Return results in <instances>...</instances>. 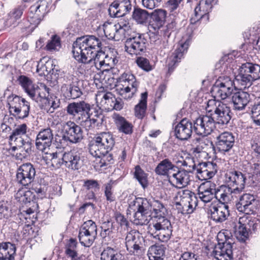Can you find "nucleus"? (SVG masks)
Wrapping results in <instances>:
<instances>
[{"instance_id": "obj_1", "label": "nucleus", "mask_w": 260, "mask_h": 260, "mask_svg": "<svg viewBox=\"0 0 260 260\" xmlns=\"http://www.w3.org/2000/svg\"><path fill=\"white\" fill-rule=\"evenodd\" d=\"M101 40L92 35L78 38L73 43V57L84 63L83 67L89 74L103 67L106 53L101 50Z\"/></svg>"}, {"instance_id": "obj_2", "label": "nucleus", "mask_w": 260, "mask_h": 260, "mask_svg": "<svg viewBox=\"0 0 260 260\" xmlns=\"http://www.w3.org/2000/svg\"><path fill=\"white\" fill-rule=\"evenodd\" d=\"M154 215L147 228L148 234L153 238L162 242H167L172 234V226L166 216L168 212L165 205L158 200L151 201Z\"/></svg>"}, {"instance_id": "obj_3", "label": "nucleus", "mask_w": 260, "mask_h": 260, "mask_svg": "<svg viewBox=\"0 0 260 260\" xmlns=\"http://www.w3.org/2000/svg\"><path fill=\"white\" fill-rule=\"evenodd\" d=\"M90 110V105L83 101L70 103L66 108L67 113L74 117L76 122L86 131L99 129L103 125L105 116L96 110L91 118Z\"/></svg>"}, {"instance_id": "obj_4", "label": "nucleus", "mask_w": 260, "mask_h": 260, "mask_svg": "<svg viewBox=\"0 0 260 260\" xmlns=\"http://www.w3.org/2000/svg\"><path fill=\"white\" fill-rule=\"evenodd\" d=\"M19 84L22 86L25 92L34 101L36 102H41L42 99H45V109L48 113H53L54 110L59 107L60 102L58 99H48L47 96L49 93L50 88L44 84L40 86L33 83L28 77L21 75L18 79Z\"/></svg>"}, {"instance_id": "obj_5", "label": "nucleus", "mask_w": 260, "mask_h": 260, "mask_svg": "<svg viewBox=\"0 0 260 260\" xmlns=\"http://www.w3.org/2000/svg\"><path fill=\"white\" fill-rule=\"evenodd\" d=\"M115 144L114 138L109 132H102L97 134L90 142L89 146L90 154L95 157L102 158L103 166L113 163V155L109 152Z\"/></svg>"}, {"instance_id": "obj_6", "label": "nucleus", "mask_w": 260, "mask_h": 260, "mask_svg": "<svg viewBox=\"0 0 260 260\" xmlns=\"http://www.w3.org/2000/svg\"><path fill=\"white\" fill-rule=\"evenodd\" d=\"M7 103L11 115L18 119H24L28 116L30 104L25 99L11 94L7 98Z\"/></svg>"}, {"instance_id": "obj_7", "label": "nucleus", "mask_w": 260, "mask_h": 260, "mask_svg": "<svg viewBox=\"0 0 260 260\" xmlns=\"http://www.w3.org/2000/svg\"><path fill=\"white\" fill-rule=\"evenodd\" d=\"M206 110L211 113L216 124H227L231 119L230 108L221 101L209 100Z\"/></svg>"}, {"instance_id": "obj_8", "label": "nucleus", "mask_w": 260, "mask_h": 260, "mask_svg": "<svg viewBox=\"0 0 260 260\" xmlns=\"http://www.w3.org/2000/svg\"><path fill=\"white\" fill-rule=\"evenodd\" d=\"M117 90L124 99H131L137 92L139 82L136 77L129 72L123 73L118 79Z\"/></svg>"}, {"instance_id": "obj_9", "label": "nucleus", "mask_w": 260, "mask_h": 260, "mask_svg": "<svg viewBox=\"0 0 260 260\" xmlns=\"http://www.w3.org/2000/svg\"><path fill=\"white\" fill-rule=\"evenodd\" d=\"M259 220L255 218L244 217L240 218L237 222L232 223L233 232L237 239L240 241H245L248 236V228L250 230H256L258 226Z\"/></svg>"}, {"instance_id": "obj_10", "label": "nucleus", "mask_w": 260, "mask_h": 260, "mask_svg": "<svg viewBox=\"0 0 260 260\" xmlns=\"http://www.w3.org/2000/svg\"><path fill=\"white\" fill-rule=\"evenodd\" d=\"M147 44L145 34H134L126 39L125 50L131 55H140L145 51Z\"/></svg>"}, {"instance_id": "obj_11", "label": "nucleus", "mask_w": 260, "mask_h": 260, "mask_svg": "<svg viewBox=\"0 0 260 260\" xmlns=\"http://www.w3.org/2000/svg\"><path fill=\"white\" fill-rule=\"evenodd\" d=\"M144 242L143 237L136 230H132L128 232L125 238L126 250L131 255H142L144 253Z\"/></svg>"}, {"instance_id": "obj_12", "label": "nucleus", "mask_w": 260, "mask_h": 260, "mask_svg": "<svg viewBox=\"0 0 260 260\" xmlns=\"http://www.w3.org/2000/svg\"><path fill=\"white\" fill-rule=\"evenodd\" d=\"M97 236V226L92 220L84 222L80 229L78 238L82 245L89 247Z\"/></svg>"}, {"instance_id": "obj_13", "label": "nucleus", "mask_w": 260, "mask_h": 260, "mask_svg": "<svg viewBox=\"0 0 260 260\" xmlns=\"http://www.w3.org/2000/svg\"><path fill=\"white\" fill-rule=\"evenodd\" d=\"M193 131L196 134L206 136L215 128L216 122L211 113L200 116L193 121Z\"/></svg>"}, {"instance_id": "obj_14", "label": "nucleus", "mask_w": 260, "mask_h": 260, "mask_svg": "<svg viewBox=\"0 0 260 260\" xmlns=\"http://www.w3.org/2000/svg\"><path fill=\"white\" fill-rule=\"evenodd\" d=\"M235 88L234 82L231 78L221 76L215 82L213 91L216 97L224 100L233 93Z\"/></svg>"}, {"instance_id": "obj_15", "label": "nucleus", "mask_w": 260, "mask_h": 260, "mask_svg": "<svg viewBox=\"0 0 260 260\" xmlns=\"http://www.w3.org/2000/svg\"><path fill=\"white\" fill-rule=\"evenodd\" d=\"M36 173V169L31 164H23L17 169L16 181L22 186H28L34 181Z\"/></svg>"}, {"instance_id": "obj_16", "label": "nucleus", "mask_w": 260, "mask_h": 260, "mask_svg": "<svg viewBox=\"0 0 260 260\" xmlns=\"http://www.w3.org/2000/svg\"><path fill=\"white\" fill-rule=\"evenodd\" d=\"M246 177L240 171L230 170L226 171L225 174V181L227 186L232 187L240 193L245 188Z\"/></svg>"}, {"instance_id": "obj_17", "label": "nucleus", "mask_w": 260, "mask_h": 260, "mask_svg": "<svg viewBox=\"0 0 260 260\" xmlns=\"http://www.w3.org/2000/svg\"><path fill=\"white\" fill-rule=\"evenodd\" d=\"M62 133H65V138L69 140L70 144L78 143L83 138L81 127L71 121L63 123Z\"/></svg>"}, {"instance_id": "obj_18", "label": "nucleus", "mask_w": 260, "mask_h": 260, "mask_svg": "<svg viewBox=\"0 0 260 260\" xmlns=\"http://www.w3.org/2000/svg\"><path fill=\"white\" fill-rule=\"evenodd\" d=\"M53 139V132L50 128L41 129L35 140L36 148L42 152H44L51 146Z\"/></svg>"}, {"instance_id": "obj_19", "label": "nucleus", "mask_w": 260, "mask_h": 260, "mask_svg": "<svg viewBox=\"0 0 260 260\" xmlns=\"http://www.w3.org/2000/svg\"><path fill=\"white\" fill-rule=\"evenodd\" d=\"M64 166L71 170H78L84 164L81 154L75 150H71L63 154Z\"/></svg>"}, {"instance_id": "obj_20", "label": "nucleus", "mask_w": 260, "mask_h": 260, "mask_svg": "<svg viewBox=\"0 0 260 260\" xmlns=\"http://www.w3.org/2000/svg\"><path fill=\"white\" fill-rule=\"evenodd\" d=\"M193 131V123L184 118L175 126L174 135L178 139L185 141L190 138Z\"/></svg>"}, {"instance_id": "obj_21", "label": "nucleus", "mask_w": 260, "mask_h": 260, "mask_svg": "<svg viewBox=\"0 0 260 260\" xmlns=\"http://www.w3.org/2000/svg\"><path fill=\"white\" fill-rule=\"evenodd\" d=\"M131 9L129 0H116L111 4L108 11L111 17H119L126 15Z\"/></svg>"}, {"instance_id": "obj_22", "label": "nucleus", "mask_w": 260, "mask_h": 260, "mask_svg": "<svg viewBox=\"0 0 260 260\" xmlns=\"http://www.w3.org/2000/svg\"><path fill=\"white\" fill-rule=\"evenodd\" d=\"M235 142V137L231 132H225L216 137L215 142L217 149L221 152H228L233 147Z\"/></svg>"}, {"instance_id": "obj_23", "label": "nucleus", "mask_w": 260, "mask_h": 260, "mask_svg": "<svg viewBox=\"0 0 260 260\" xmlns=\"http://www.w3.org/2000/svg\"><path fill=\"white\" fill-rule=\"evenodd\" d=\"M255 198L253 194L245 193L241 196L236 206L239 212L250 215L254 212Z\"/></svg>"}, {"instance_id": "obj_24", "label": "nucleus", "mask_w": 260, "mask_h": 260, "mask_svg": "<svg viewBox=\"0 0 260 260\" xmlns=\"http://www.w3.org/2000/svg\"><path fill=\"white\" fill-rule=\"evenodd\" d=\"M188 172L184 169H176V172L170 176L169 181L176 187L182 188L187 186L190 181Z\"/></svg>"}, {"instance_id": "obj_25", "label": "nucleus", "mask_w": 260, "mask_h": 260, "mask_svg": "<svg viewBox=\"0 0 260 260\" xmlns=\"http://www.w3.org/2000/svg\"><path fill=\"white\" fill-rule=\"evenodd\" d=\"M229 207L227 204H217L210 207V218L216 223L224 221L230 215Z\"/></svg>"}, {"instance_id": "obj_26", "label": "nucleus", "mask_w": 260, "mask_h": 260, "mask_svg": "<svg viewBox=\"0 0 260 260\" xmlns=\"http://www.w3.org/2000/svg\"><path fill=\"white\" fill-rule=\"evenodd\" d=\"M198 198L204 203H209L215 198L216 185L211 181L202 183L198 188Z\"/></svg>"}, {"instance_id": "obj_27", "label": "nucleus", "mask_w": 260, "mask_h": 260, "mask_svg": "<svg viewBox=\"0 0 260 260\" xmlns=\"http://www.w3.org/2000/svg\"><path fill=\"white\" fill-rule=\"evenodd\" d=\"M233 246L231 243L223 242L215 246L213 254L218 260H232Z\"/></svg>"}, {"instance_id": "obj_28", "label": "nucleus", "mask_w": 260, "mask_h": 260, "mask_svg": "<svg viewBox=\"0 0 260 260\" xmlns=\"http://www.w3.org/2000/svg\"><path fill=\"white\" fill-rule=\"evenodd\" d=\"M188 44L186 42L180 45L175 49L170 57V62L168 63V72L167 74L169 75L174 71L175 68L180 62L181 59L183 57L185 52L188 49Z\"/></svg>"}, {"instance_id": "obj_29", "label": "nucleus", "mask_w": 260, "mask_h": 260, "mask_svg": "<svg viewBox=\"0 0 260 260\" xmlns=\"http://www.w3.org/2000/svg\"><path fill=\"white\" fill-rule=\"evenodd\" d=\"M183 199L185 202L182 204L181 214L191 213L198 205V198L195 194L189 190H183Z\"/></svg>"}, {"instance_id": "obj_30", "label": "nucleus", "mask_w": 260, "mask_h": 260, "mask_svg": "<svg viewBox=\"0 0 260 260\" xmlns=\"http://www.w3.org/2000/svg\"><path fill=\"white\" fill-rule=\"evenodd\" d=\"M167 11L164 9H157L150 13V27L154 30H158L165 24Z\"/></svg>"}, {"instance_id": "obj_31", "label": "nucleus", "mask_w": 260, "mask_h": 260, "mask_svg": "<svg viewBox=\"0 0 260 260\" xmlns=\"http://www.w3.org/2000/svg\"><path fill=\"white\" fill-rule=\"evenodd\" d=\"M212 4L205 0H201L194 9L193 16L190 18L191 24H194L207 15L211 10Z\"/></svg>"}, {"instance_id": "obj_32", "label": "nucleus", "mask_w": 260, "mask_h": 260, "mask_svg": "<svg viewBox=\"0 0 260 260\" xmlns=\"http://www.w3.org/2000/svg\"><path fill=\"white\" fill-rule=\"evenodd\" d=\"M178 167L174 165L168 158L161 160L155 168V173L159 176H167L168 179L173 173L176 172Z\"/></svg>"}, {"instance_id": "obj_33", "label": "nucleus", "mask_w": 260, "mask_h": 260, "mask_svg": "<svg viewBox=\"0 0 260 260\" xmlns=\"http://www.w3.org/2000/svg\"><path fill=\"white\" fill-rule=\"evenodd\" d=\"M232 99L234 109L241 111L244 109L250 102V94L246 91H239L233 93Z\"/></svg>"}, {"instance_id": "obj_34", "label": "nucleus", "mask_w": 260, "mask_h": 260, "mask_svg": "<svg viewBox=\"0 0 260 260\" xmlns=\"http://www.w3.org/2000/svg\"><path fill=\"white\" fill-rule=\"evenodd\" d=\"M238 193L232 187L226 185L220 189L216 188L215 198L219 201V204H227L233 198V194Z\"/></svg>"}, {"instance_id": "obj_35", "label": "nucleus", "mask_w": 260, "mask_h": 260, "mask_svg": "<svg viewBox=\"0 0 260 260\" xmlns=\"http://www.w3.org/2000/svg\"><path fill=\"white\" fill-rule=\"evenodd\" d=\"M112 118L119 132L126 135L131 134L133 133V124L124 117L118 113H115L112 115Z\"/></svg>"}, {"instance_id": "obj_36", "label": "nucleus", "mask_w": 260, "mask_h": 260, "mask_svg": "<svg viewBox=\"0 0 260 260\" xmlns=\"http://www.w3.org/2000/svg\"><path fill=\"white\" fill-rule=\"evenodd\" d=\"M16 246L10 242L0 243V260H15Z\"/></svg>"}, {"instance_id": "obj_37", "label": "nucleus", "mask_w": 260, "mask_h": 260, "mask_svg": "<svg viewBox=\"0 0 260 260\" xmlns=\"http://www.w3.org/2000/svg\"><path fill=\"white\" fill-rule=\"evenodd\" d=\"M27 128V126L25 123L17 126L9 137L10 144L12 145L13 142L15 145L21 146L20 145H22L24 140L22 138V136L26 134Z\"/></svg>"}, {"instance_id": "obj_38", "label": "nucleus", "mask_w": 260, "mask_h": 260, "mask_svg": "<svg viewBox=\"0 0 260 260\" xmlns=\"http://www.w3.org/2000/svg\"><path fill=\"white\" fill-rule=\"evenodd\" d=\"M48 156H43V160L45 162L48 167H52L54 169L59 168L64 162L63 159V154L59 156L57 152L48 154Z\"/></svg>"}, {"instance_id": "obj_39", "label": "nucleus", "mask_w": 260, "mask_h": 260, "mask_svg": "<svg viewBox=\"0 0 260 260\" xmlns=\"http://www.w3.org/2000/svg\"><path fill=\"white\" fill-rule=\"evenodd\" d=\"M103 30L106 37L108 39L115 41L121 39L116 24L106 22L103 25Z\"/></svg>"}, {"instance_id": "obj_40", "label": "nucleus", "mask_w": 260, "mask_h": 260, "mask_svg": "<svg viewBox=\"0 0 260 260\" xmlns=\"http://www.w3.org/2000/svg\"><path fill=\"white\" fill-rule=\"evenodd\" d=\"M61 90L67 98L76 99L81 96L82 92L81 89L75 84H63Z\"/></svg>"}, {"instance_id": "obj_41", "label": "nucleus", "mask_w": 260, "mask_h": 260, "mask_svg": "<svg viewBox=\"0 0 260 260\" xmlns=\"http://www.w3.org/2000/svg\"><path fill=\"white\" fill-rule=\"evenodd\" d=\"M212 145V142L205 137L196 138L193 141L192 150L193 152H205L210 146Z\"/></svg>"}, {"instance_id": "obj_42", "label": "nucleus", "mask_w": 260, "mask_h": 260, "mask_svg": "<svg viewBox=\"0 0 260 260\" xmlns=\"http://www.w3.org/2000/svg\"><path fill=\"white\" fill-rule=\"evenodd\" d=\"M235 80L244 88L249 87L254 81L253 78L245 71V69L243 68L242 65L239 69L238 74L235 76Z\"/></svg>"}, {"instance_id": "obj_43", "label": "nucleus", "mask_w": 260, "mask_h": 260, "mask_svg": "<svg viewBox=\"0 0 260 260\" xmlns=\"http://www.w3.org/2000/svg\"><path fill=\"white\" fill-rule=\"evenodd\" d=\"M35 195L33 192L29 190L20 189L18 191L15 196L16 199L21 204L29 205H36L33 201Z\"/></svg>"}, {"instance_id": "obj_44", "label": "nucleus", "mask_w": 260, "mask_h": 260, "mask_svg": "<svg viewBox=\"0 0 260 260\" xmlns=\"http://www.w3.org/2000/svg\"><path fill=\"white\" fill-rule=\"evenodd\" d=\"M134 211L149 213L151 209V201L146 198H136L132 202Z\"/></svg>"}, {"instance_id": "obj_45", "label": "nucleus", "mask_w": 260, "mask_h": 260, "mask_svg": "<svg viewBox=\"0 0 260 260\" xmlns=\"http://www.w3.org/2000/svg\"><path fill=\"white\" fill-rule=\"evenodd\" d=\"M147 93H142L141 96V100L139 103L135 106V115L139 119H143L145 115L147 109Z\"/></svg>"}, {"instance_id": "obj_46", "label": "nucleus", "mask_w": 260, "mask_h": 260, "mask_svg": "<svg viewBox=\"0 0 260 260\" xmlns=\"http://www.w3.org/2000/svg\"><path fill=\"white\" fill-rule=\"evenodd\" d=\"M123 258L121 253L110 247L104 249L101 254V260H123Z\"/></svg>"}, {"instance_id": "obj_47", "label": "nucleus", "mask_w": 260, "mask_h": 260, "mask_svg": "<svg viewBox=\"0 0 260 260\" xmlns=\"http://www.w3.org/2000/svg\"><path fill=\"white\" fill-rule=\"evenodd\" d=\"M150 13H149L147 11L140 8H134L132 14V18L138 24H146L147 22Z\"/></svg>"}, {"instance_id": "obj_48", "label": "nucleus", "mask_w": 260, "mask_h": 260, "mask_svg": "<svg viewBox=\"0 0 260 260\" xmlns=\"http://www.w3.org/2000/svg\"><path fill=\"white\" fill-rule=\"evenodd\" d=\"M51 3V0H39L36 4L31 6L30 13L38 12L44 16L48 12Z\"/></svg>"}, {"instance_id": "obj_49", "label": "nucleus", "mask_w": 260, "mask_h": 260, "mask_svg": "<svg viewBox=\"0 0 260 260\" xmlns=\"http://www.w3.org/2000/svg\"><path fill=\"white\" fill-rule=\"evenodd\" d=\"M242 66L254 81L260 79V66L259 64L247 62L242 64Z\"/></svg>"}, {"instance_id": "obj_50", "label": "nucleus", "mask_w": 260, "mask_h": 260, "mask_svg": "<svg viewBox=\"0 0 260 260\" xmlns=\"http://www.w3.org/2000/svg\"><path fill=\"white\" fill-rule=\"evenodd\" d=\"M115 96L110 92L104 93L100 101V105L103 109L108 111L112 110Z\"/></svg>"}, {"instance_id": "obj_51", "label": "nucleus", "mask_w": 260, "mask_h": 260, "mask_svg": "<svg viewBox=\"0 0 260 260\" xmlns=\"http://www.w3.org/2000/svg\"><path fill=\"white\" fill-rule=\"evenodd\" d=\"M133 223L137 225H143L147 224L150 221L149 213L135 211Z\"/></svg>"}, {"instance_id": "obj_52", "label": "nucleus", "mask_w": 260, "mask_h": 260, "mask_svg": "<svg viewBox=\"0 0 260 260\" xmlns=\"http://www.w3.org/2000/svg\"><path fill=\"white\" fill-rule=\"evenodd\" d=\"M134 177L143 188L148 186L147 174L139 165L136 166L135 168Z\"/></svg>"}, {"instance_id": "obj_53", "label": "nucleus", "mask_w": 260, "mask_h": 260, "mask_svg": "<svg viewBox=\"0 0 260 260\" xmlns=\"http://www.w3.org/2000/svg\"><path fill=\"white\" fill-rule=\"evenodd\" d=\"M116 24L121 39L124 37H126V36H130L132 28L131 24L128 20L121 19Z\"/></svg>"}, {"instance_id": "obj_54", "label": "nucleus", "mask_w": 260, "mask_h": 260, "mask_svg": "<svg viewBox=\"0 0 260 260\" xmlns=\"http://www.w3.org/2000/svg\"><path fill=\"white\" fill-rule=\"evenodd\" d=\"M31 13L27 20V23H29V25H26V27L29 28L31 31H33L40 23L44 16L38 12H32Z\"/></svg>"}, {"instance_id": "obj_55", "label": "nucleus", "mask_w": 260, "mask_h": 260, "mask_svg": "<svg viewBox=\"0 0 260 260\" xmlns=\"http://www.w3.org/2000/svg\"><path fill=\"white\" fill-rule=\"evenodd\" d=\"M101 228V235L103 238L110 236L113 232V222L111 219H108L102 223Z\"/></svg>"}, {"instance_id": "obj_56", "label": "nucleus", "mask_w": 260, "mask_h": 260, "mask_svg": "<svg viewBox=\"0 0 260 260\" xmlns=\"http://www.w3.org/2000/svg\"><path fill=\"white\" fill-rule=\"evenodd\" d=\"M60 48V38L56 35L51 37L45 47L46 50L49 51H58Z\"/></svg>"}, {"instance_id": "obj_57", "label": "nucleus", "mask_w": 260, "mask_h": 260, "mask_svg": "<svg viewBox=\"0 0 260 260\" xmlns=\"http://www.w3.org/2000/svg\"><path fill=\"white\" fill-rule=\"evenodd\" d=\"M113 181L110 180V181L104 184V194L106 197V200L110 203L115 200V196L112 190Z\"/></svg>"}, {"instance_id": "obj_58", "label": "nucleus", "mask_w": 260, "mask_h": 260, "mask_svg": "<svg viewBox=\"0 0 260 260\" xmlns=\"http://www.w3.org/2000/svg\"><path fill=\"white\" fill-rule=\"evenodd\" d=\"M205 162H200L196 168L197 177L201 180L209 179Z\"/></svg>"}, {"instance_id": "obj_59", "label": "nucleus", "mask_w": 260, "mask_h": 260, "mask_svg": "<svg viewBox=\"0 0 260 260\" xmlns=\"http://www.w3.org/2000/svg\"><path fill=\"white\" fill-rule=\"evenodd\" d=\"M151 254H153L155 259L162 260V257L165 255L164 247L162 245H152L149 249Z\"/></svg>"}, {"instance_id": "obj_60", "label": "nucleus", "mask_w": 260, "mask_h": 260, "mask_svg": "<svg viewBox=\"0 0 260 260\" xmlns=\"http://www.w3.org/2000/svg\"><path fill=\"white\" fill-rule=\"evenodd\" d=\"M251 118L256 125H260V102L252 106Z\"/></svg>"}, {"instance_id": "obj_61", "label": "nucleus", "mask_w": 260, "mask_h": 260, "mask_svg": "<svg viewBox=\"0 0 260 260\" xmlns=\"http://www.w3.org/2000/svg\"><path fill=\"white\" fill-rule=\"evenodd\" d=\"M184 0H168L165 3V7L170 12H174L180 8Z\"/></svg>"}, {"instance_id": "obj_62", "label": "nucleus", "mask_w": 260, "mask_h": 260, "mask_svg": "<svg viewBox=\"0 0 260 260\" xmlns=\"http://www.w3.org/2000/svg\"><path fill=\"white\" fill-rule=\"evenodd\" d=\"M103 67L113 68L116 65L119 61L118 58L113 54H106V57L104 60Z\"/></svg>"}, {"instance_id": "obj_63", "label": "nucleus", "mask_w": 260, "mask_h": 260, "mask_svg": "<svg viewBox=\"0 0 260 260\" xmlns=\"http://www.w3.org/2000/svg\"><path fill=\"white\" fill-rule=\"evenodd\" d=\"M180 163L181 166H183L187 169L186 171L189 173L192 172L196 169L197 166L194 164L193 159L192 158H187L182 161H178V164Z\"/></svg>"}, {"instance_id": "obj_64", "label": "nucleus", "mask_w": 260, "mask_h": 260, "mask_svg": "<svg viewBox=\"0 0 260 260\" xmlns=\"http://www.w3.org/2000/svg\"><path fill=\"white\" fill-rule=\"evenodd\" d=\"M136 63L139 67L146 72H149L152 69L149 60L145 57H138L136 60Z\"/></svg>"}]
</instances>
